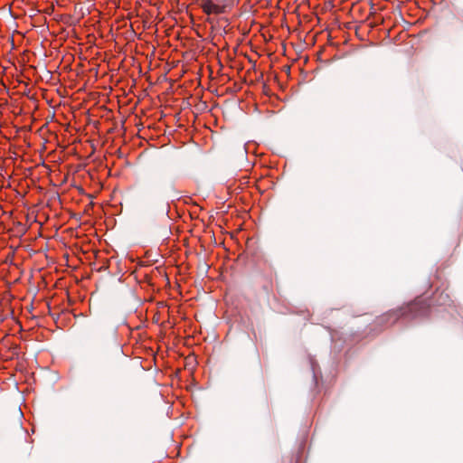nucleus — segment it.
I'll return each instance as SVG.
<instances>
[{
    "instance_id": "1",
    "label": "nucleus",
    "mask_w": 463,
    "mask_h": 463,
    "mask_svg": "<svg viewBox=\"0 0 463 463\" xmlns=\"http://www.w3.org/2000/svg\"><path fill=\"white\" fill-rule=\"evenodd\" d=\"M203 11L208 14H222L223 13V8L220 7L219 5H214L212 0H206L203 4Z\"/></svg>"
},
{
    "instance_id": "2",
    "label": "nucleus",
    "mask_w": 463,
    "mask_h": 463,
    "mask_svg": "<svg viewBox=\"0 0 463 463\" xmlns=\"http://www.w3.org/2000/svg\"><path fill=\"white\" fill-rule=\"evenodd\" d=\"M212 2L214 5H217L220 7L223 8V10L225 9V0H212Z\"/></svg>"
},
{
    "instance_id": "3",
    "label": "nucleus",
    "mask_w": 463,
    "mask_h": 463,
    "mask_svg": "<svg viewBox=\"0 0 463 463\" xmlns=\"http://www.w3.org/2000/svg\"><path fill=\"white\" fill-rule=\"evenodd\" d=\"M90 64L89 63V69H88V71H89V78L90 77V73H92V72L94 73V76H96V74H97V73H96V71H95V68L90 67Z\"/></svg>"
},
{
    "instance_id": "4",
    "label": "nucleus",
    "mask_w": 463,
    "mask_h": 463,
    "mask_svg": "<svg viewBox=\"0 0 463 463\" xmlns=\"http://www.w3.org/2000/svg\"><path fill=\"white\" fill-rule=\"evenodd\" d=\"M88 198H89V205H90V203H92V202L90 201V199H91V195H90V194H89V195H88Z\"/></svg>"
},
{
    "instance_id": "5",
    "label": "nucleus",
    "mask_w": 463,
    "mask_h": 463,
    "mask_svg": "<svg viewBox=\"0 0 463 463\" xmlns=\"http://www.w3.org/2000/svg\"><path fill=\"white\" fill-rule=\"evenodd\" d=\"M415 307H416V304H413V305H411V307H410V309H411V310H414V309H415Z\"/></svg>"
},
{
    "instance_id": "6",
    "label": "nucleus",
    "mask_w": 463,
    "mask_h": 463,
    "mask_svg": "<svg viewBox=\"0 0 463 463\" xmlns=\"http://www.w3.org/2000/svg\"><path fill=\"white\" fill-rule=\"evenodd\" d=\"M89 146H91L93 148V145L91 144L90 140L88 141Z\"/></svg>"
},
{
    "instance_id": "7",
    "label": "nucleus",
    "mask_w": 463,
    "mask_h": 463,
    "mask_svg": "<svg viewBox=\"0 0 463 463\" xmlns=\"http://www.w3.org/2000/svg\"><path fill=\"white\" fill-rule=\"evenodd\" d=\"M88 97H89V101H90V100L91 94H90V93H89V94H88Z\"/></svg>"
},
{
    "instance_id": "8",
    "label": "nucleus",
    "mask_w": 463,
    "mask_h": 463,
    "mask_svg": "<svg viewBox=\"0 0 463 463\" xmlns=\"http://www.w3.org/2000/svg\"><path fill=\"white\" fill-rule=\"evenodd\" d=\"M90 35L89 34V40H88V43L89 44L90 43Z\"/></svg>"
}]
</instances>
